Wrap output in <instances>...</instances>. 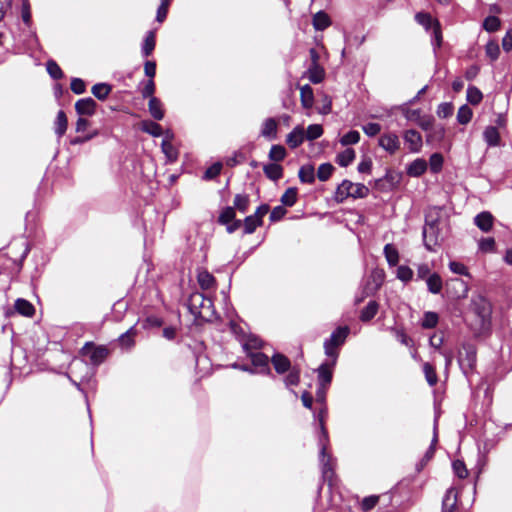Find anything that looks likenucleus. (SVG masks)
<instances>
[{"mask_svg": "<svg viewBox=\"0 0 512 512\" xmlns=\"http://www.w3.org/2000/svg\"><path fill=\"white\" fill-rule=\"evenodd\" d=\"M327 414L326 406H322L320 411L315 414V418L319 421V426L321 430V434L319 436V446H320V463L322 467V476L325 481L332 485L333 477H334V458L331 454L327 452V446L329 443L328 432L325 428V417Z\"/></svg>", "mask_w": 512, "mask_h": 512, "instance_id": "1", "label": "nucleus"}, {"mask_svg": "<svg viewBox=\"0 0 512 512\" xmlns=\"http://www.w3.org/2000/svg\"><path fill=\"white\" fill-rule=\"evenodd\" d=\"M187 307L195 318L205 321L212 320L215 314L212 300L200 292H194L190 295Z\"/></svg>", "mask_w": 512, "mask_h": 512, "instance_id": "2", "label": "nucleus"}, {"mask_svg": "<svg viewBox=\"0 0 512 512\" xmlns=\"http://www.w3.org/2000/svg\"><path fill=\"white\" fill-rule=\"evenodd\" d=\"M441 221L438 217V211H430L425 217V226L423 228L424 245L429 251H434L435 246L443 239L440 228Z\"/></svg>", "mask_w": 512, "mask_h": 512, "instance_id": "3", "label": "nucleus"}, {"mask_svg": "<svg viewBox=\"0 0 512 512\" xmlns=\"http://www.w3.org/2000/svg\"><path fill=\"white\" fill-rule=\"evenodd\" d=\"M369 195V188L361 183H353L350 180H343L338 185L334 200L337 203H343L347 198L362 199Z\"/></svg>", "mask_w": 512, "mask_h": 512, "instance_id": "4", "label": "nucleus"}, {"mask_svg": "<svg viewBox=\"0 0 512 512\" xmlns=\"http://www.w3.org/2000/svg\"><path fill=\"white\" fill-rule=\"evenodd\" d=\"M350 329L347 326L338 327L324 342V350L327 357L332 358V364H336L339 348L344 344Z\"/></svg>", "mask_w": 512, "mask_h": 512, "instance_id": "5", "label": "nucleus"}, {"mask_svg": "<svg viewBox=\"0 0 512 512\" xmlns=\"http://www.w3.org/2000/svg\"><path fill=\"white\" fill-rule=\"evenodd\" d=\"M415 18L426 30H431L432 44L435 47H440L442 42L440 24L427 13H418Z\"/></svg>", "mask_w": 512, "mask_h": 512, "instance_id": "6", "label": "nucleus"}, {"mask_svg": "<svg viewBox=\"0 0 512 512\" xmlns=\"http://www.w3.org/2000/svg\"><path fill=\"white\" fill-rule=\"evenodd\" d=\"M83 356H88L93 365L102 363L108 355V350L103 346L95 347L93 343H86L81 349Z\"/></svg>", "mask_w": 512, "mask_h": 512, "instance_id": "7", "label": "nucleus"}, {"mask_svg": "<svg viewBox=\"0 0 512 512\" xmlns=\"http://www.w3.org/2000/svg\"><path fill=\"white\" fill-rule=\"evenodd\" d=\"M247 356L250 358L255 373L271 374L269 367V358L262 352H248Z\"/></svg>", "mask_w": 512, "mask_h": 512, "instance_id": "8", "label": "nucleus"}, {"mask_svg": "<svg viewBox=\"0 0 512 512\" xmlns=\"http://www.w3.org/2000/svg\"><path fill=\"white\" fill-rule=\"evenodd\" d=\"M472 307L474 312L481 318L483 322L490 319L492 307L490 302L483 296L478 295L472 299Z\"/></svg>", "mask_w": 512, "mask_h": 512, "instance_id": "9", "label": "nucleus"}, {"mask_svg": "<svg viewBox=\"0 0 512 512\" xmlns=\"http://www.w3.org/2000/svg\"><path fill=\"white\" fill-rule=\"evenodd\" d=\"M378 144L390 154H394L400 148L399 137L395 133H384L379 137Z\"/></svg>", "mask_w": 512, "mask_h": 512, "instance_id": "10", "label": "nucleus"}, {"mask_svg": "<svg viewBox=\"0 0 512 512\" xmlns=\"http://www.w3.org/2000/svg\"><path fill=\"white\" fill-rule=\"evenodd\" d=\"M334 366L335 364H332V358L319 366L317 369L319 387H329L332 381Z\"/></svg>", "mask_w": 512, "mask_h": 512, "instance_id": "11", "label": "nucleus"}, {"mask_svg": "<svg viewBox=\"0 0 512 512\" xmlns=\"http://www.w3.org/2000/svg\"><path fill=\"white\" fill-rule=\"evenodd\" d=\"M476 364V352L472 347L465 349V354H460L459 365L465 375L473 371Z\"/></svg>", "mask_w": 512, "mask_h": 512, "instance_id": "12", "label": "nucleus"}, {"mask_svg": "<svg viewBox=\"0 0 512 512\" xmlns=\"http://www.w3.org/2000/svg\"><path fill=\"white\" fill-rule=\"evenodd\" d=\"M403 138H404L405 143L408 145L410 152H412V153L420 152V150L422 148L423 141H422V136L418 131H416L414 129H409L404 132Z\"/></svg>", "mask_w": 512, "mask_h": 512, "instance_id": "13", "label": "nucleus"}, {"mask_svg": "<svg viewBox=\"0 0 512 512\" xmlns=\"http://www.w3.org/2000/svg\"><path fill=\"white\" fill-rule=\"evenodd\" d=\"M96 102L93 98L87 97L79 99L75 103V110L80 116H92L96 110Z\"/></svg>", "mask_w": 512, "mask_h": 512, "instance_id": "14", "label": "nucleus"}, {"mask_svg": "<svg viewBox=\"0 0 512 512\" xmlns=\"http://www.w3.org/2000/svg\"><path fill=\"white\" fill-rule=\"evenodd\" d=\"M305 140V130L300 125L296 126L286 137V143L291 149L299 147Z\"/></svg>", "mask_w": 512, "mask_h": 512, "instance_id": "15", "label": "nucleus"}, {"mask_svg": "<svg viewBox=\"0 0 512 512\" xmlns=\"http://www.w3.org/2000/svg\"><path fill=\"white\" fill-rule=\"evenodd\" d=\"M494 217L488 211H483L474 217V224L482 231L489 232L493 227Z\"/></svg>", "mask_w": 512, "mask_h": 512, "instance_id": "16", "label": "nucleus"}, {"mask_svg": "<svg viewBox=\"0 0 512 512\" xmlns=\"http://www.w3.org/2000/svg\"><path fill=\"white\" fill-rule=\"evenodd\" d=\"M458 502V493L454 488H449L442 501V512H454Z\"/></svg>", "mask_w": 512, "mask_h": 512, "instance_id": "17", "label": "nucleus"}, {"mask_svg": "<svg viewBox=\"0 0 512 512\" xmlns=\"http://www.w3.org/2000/svg\"><path fill=\"white\" fill-rule=\"evenodd\" d=\"M271 362L277 373L283 374L291 369L290 360L283 354L276 353L272 356Z\"/></svg>", "mask_w": 512, "mask_h": 512, "instance_id": "18", "label": "nucleus"}, {"mask_svg": "<svg viewBox=\"0 0 512 512\" xmlns=\"http://www.w3.org/2000/svg\"><path fill=\"white\" fill-rule=\"evenodd\" d=\"M277 122L274 118H267L261 126L260 134L267 139H275L277 136Z\"/></svg>", "mask_w": 512, "mask_h": 512, "instance_id": "19", "label": "nucleus"}, {"mask_svg": "<svg viewBox=\"0 0 512 512\" xmlns=\"http://www.w3.org/2000/svg\"><path fill=\"white\" fill-rule=\"evenodd\" d=\"M427 169V162L422 158H417L407 167V174L412 177H419Z\"/></svg>", "mask_w": 512, "mask_h": 512, "instance_id": "20", "label": "nucleus"}, {"mask_svg": "<svg viewBox=\"0 0 512 512\" xmlns=\"http://www.w3.org/2000/svg\"><path fill=\"white\" fill-rule=\"evenodd\" d=\"M67 126V116L63 110H59L54 122V131L58 138H61L65 134Z\"/></svg>", "mask_w": 512, "mask_h": 512, "instance_id": "21", "label": "nucleus"}, {"mask_svg": "<svg viewBox=\"0 0 512 512\" xmlns=\"http://www.w3.org/2000/svg\"><path fill=\"white\" fill-rule=\"evenodd\" d=\"M312 24L315 30L323 31L331 25V20L327 13L319 11L313 16Z\"/></svg>", "mask_w": 512, "mask_h": 512, "instance_id": "22", "label": "nucleus"}, {"mask_svg": "<svg viewBox=\"0 0 512 512\" xmlns=\"http://www.w3.org/2000/svg\"><path fill=\"white\" fill-rule=\"evenodd\" d=\"M241 345L243 350L246 352H255L254 350L260 349L262 346V341L257 336L250 335L247 337H243L241 340Z\"/></svg>", "mask_w": 512, "mask_h": 512, "instance_id": "23", "label": "nucleus"}, {"mask_svg": "<svg viewBox=\"0 0 512 512\" xmlns=\"http://www.w3.org/2000/svg\"><path fill=\"white\" fill-rule=\"evenodd\" d=\"M378 309H379V304L376 301H374V300L369 301L368 304L361 310L360 320L362 322L370 321L371 319H373L376 316Z\"/></svg>", "mask_w": 512, "mask_h": 512, "instance_id": "24", "label": "nucleus"}, {"mask_svg": "<svg viewBox=\"0 0 512 512\" xmlns=\"http://www.w3.org/2000/svg\"><path fill=\"white\" fill-rule=\"evenodd\" d=\"M148 109L155 120H162L164 118L162 103L157 97H151L148 103Z\"/></svg>", "mask_w": 512, "mask_h": 512, "instance_id": "25", "label": "nucleus"}, {"mask_svg": "<svg viewBox=\"0 0 512 512\" xmlns=\"http://www.w3.org/2000/svg\"><path fill=\"white\" fill-rule=\"evenodd\" d=\"M325 71L323 67L320 66V64L310 65L307 70V77L308 79L314 83L318 84L321 83L324 79Z\"/></svg>", "mask_w": 512, "mask_h": 512, "instance_id": "26", "label": "nucleus"}, {"mask_svg": "<svg viewBox=\"0 0 512 512\" xmlns=\"http://www.w3.org/2000/svg\"><path fill=\"white\" fill-rule=\"evenodd\" d=\"M264 174L267 178L273 181H277L283 176V169L279 164L270 163L263 167Z\"/></svg>", "mask_w": 512, "mask_h": 512, "instance_id": "27", "label": "nucleus"}, {"mask_svg": "<svg viewBox=\"0 0 512 512\" xmlns=\"http://www.w3.org/2000/svg\"><path fill=\"white\" fill-rule=\"evenodd\" d=\"M445 128L442 125H434L430 131L427 132L426 141L427 143L440 142L445 137Z\"/></svg>", "mask_w": 512, "mask_h": 512, "instance_id": "28", "label": "nucleus"}, {"mask_svg": "<svg viewBox=\"0 0 512 512\" xmlns=\"http://www.w3.org/2000/svg\"><path fill=\"white\" fill-rule=\"evenodd\" d=\"M140 126L142 131L150 134L151 136L159 137L163 134L162 127L151 120L142 121Z\"/></svg>", "mask_w": 512, "mask_h": 512, "instance_id": "29", "label": "nucleus"}, {"mask_svg": "<svg viewBox=\"0 0 512 512\" xmlns=\"http://www.w3.org/2000/svg\"><path fill=\"white\" fill-rule=\"evenodd\" d=\"M301 103L304 108H311L314 102L313 89L309 85L300 88Z\"/></svg>", "mask_w": 512, "mask_h": 512, "instance_id": "30", "label": "nucleus"}, {"mask_svg": "<svg viewBox=\"0 0 512 512\" xmlns=\"http://www.w3.org/2000/svg\"><path fill=\"white\" fill-rule=\"evenodd\" d=\"M15 309L19 314L27 317L32 316L35 312L34 306L29 301L21 298L16 300Z\"/></svg>", "mask_w": 512, "mask_h": 512, "instance_id": "31", "label": "nucleus"}, {"mask_svg": "<svg viewBox=\"0 0 512 512\" xmlns=\"http://www.w3.org/2000/svg\"><path fill=\"white\" fill-rule=\"evenodd\" d=\"M298 176L301 182L311 184L315 181V170L312 165H304L299 169Z\"/></svg>", "mask_w": 512, "mask_h": 512, "instance_id": "32", "label": "nucleus"}, {"mask_svg": "<svg viewBox=\"0 0 512 512\" xmlns=\"http://www.w3.org/2000/svg\"><path fill=\"white\" fill-rule=\"evenodd\" d=\"M112 87L107 83H97L95 84L91 92L92 94L99 100H105L110 94Z\"/></svg>", "mask_w": 512, "mask_h": 512, "instance_id": "33", "label": "nucleus"}, {"mask_svg": "<svg viewBox=\"0 0 512 512\" xmlns=\"http://www.w3.org/2000/svg\"><path fill=\"white\" fill-rule=\"evenodd\" d=\"M426 284L429 292L433 294H438L442 290V279L437 273L431 274L427 280Z\"/></svg>", "mask_w": 512, "mask_h": 512, "instance_id": "34", "label": "nucleus"}, {"mask_svg": "<svg viewBox=\"0 0 512 512\" xmlns=\"http://www.w3.org/2000/svg\"><path fill=\"white\" fill-rule=\"evenodd\" d=\"M484 139L489 146H497L500 141V135L496 127L488 126L484 131Z\"/></svg>", "mask_w": 512, "mask_h": 512, "instance_id": "35", "label": "nucleus"}, {"mask_svg": "<svg viewBox=\"0 0 512 512\" xmlns=\"http://www.w3.org/2000/svg\"><path fill=\"white\" fill-rule=\"evenodd\" d=\"M355 159V151L352 148H347L337 155V162L342 167H347Z\"/></svg>", "mask_w": 512, "mask_h": 512, "instance_id": "36", "label": "nucleus"}, {"mask_svg": "<svg viewBox=\"0 0 512 512\" xmlns=\"http://www.w3.org/2000/svg\"><path fill=\"white\" fill-rule=\"evenodd\" d=\"M161 148L162 152L165 154V156L170 162L176 161L178 157V152L170 140L163 139Z\"/></svg>", "mask_w": 512, "mask_h": 512, "instance_id": "37", "label": "nucleus"}, {"mask_svg": "<svg viewBox=\"0 0 512 512\" xmlns=\"http://www.w3.org/2000/svg\"><path fill=\"white\" fill-rule=\"evenodd\" d=\"M384 255L390 266L397 265L399 261V253L392 244H386L384 247Z\"/></svg>", "mask_w": 512, "mask_h": 512, "instance_id": "38", "label": "nucleus"}, {"mask_svg": "<svg viewBox=\"0 0 512 512\" xmlns=\"http://www.w3.org/2000/svg\"><path fill=\"white\" fill-rule=\"evenodd\" d=\"M242 223L244 226V233L251 234L257 227L262 225V220H258L257 217L252 214L247 216Z\"/></svg>", "mask_w": 512, "mask_h": 512, "instance_id": "39", "label": "nucleus"}, {"mask_svg": "<svg viewBox=\"0 0 512 512\" xmlns=\"http://www.w3.org/2000/svg\"><path fill=\"white\" fill-rule=\"evenodd\" d=\"M250 203L249 196L246 194H237L234 198V209H237L238 211L245 213L248 210Z\"/></svg>", "mask_w": 512, "mask_h": 512, "instance_id": "40", "label": "nucleus"}, {"mask_svg": "<svg viewBox=\"0 0 512 512\" xmlns=\"http://www.w3.org/2000/svg\"><path fill=\"white\" fill-rule=\"evenodd\" d=\"M155 48V35L154 32L150 31L148 32L144 43L142 45V53L145 57H148L152 54L153 50Z\"/></svg>", "mask_w": 512, "mask_h": 512, "instance_id": "41", "label": "nucleus"}, {"mask_svg": "<svg viewBox=\"0 0 512 512\" xmlns=\"http://www.w3.org/2000/svg\"><path fill=\"white\" fill-rule=\"evenodd\" d=\"M214 277L207 271H202L198 274V283L204 290L210 289L214 285Z\"/></svg>", "mask_w": 512, "mask_h": 512, "instance_id": "42", "label": "nucleus"}, {"mask_svg": "<svg viewBox=\"0 0 512 512\" xmlns=\"http://www.w3.org/2000/svg\"><path fill=\"white\" fill-rule=\"evenodd\" d=\"M423 372H424L426 381L428 382V384L430 386H434L437 384L438 377H437L435 368L431 364H429L427 362L424 363L423 364Z\"/></svg>", "mask_w": 512, "mask_h": 512, "instance_id": "43", "label": "nucleus"}, {"mask_svg": "<svg viewBox=\"0 0 512 512\" xmlns=\"http://www.w3.org/2000/svg\"><path fill=\"white\" fill-rule=\"evenodd\" d=\"M334 171V167L330 163H323L318 167L317 177L320 181H327Z\"/></svg>", "mask_w": 512, "mask_h": 512, "instance_id": "44", "label": "nucleus"}, {"mask_svg": "<svg viewBox=\"0 0 512 512\" xmlns=\"http://www.w3.org/2000/svg\"><path fill=\"white\" fill-rule=\"evenodd\" d=\"M323 134V128L319 124H311L307 127V131L305 132V137L309 141L316 140L320 138Z\"/></svg>", "mask_w": 512, "mask_h": 512, "instance_id": "45", "label": "nucleus"}, {"mask_svg": "<svg viewBox=\"0 0 512 512\" xmlns=\"http://www.w3.org/2000/svg\"><path fill=\"white\" fill-rule=\"evenodd\" d=\"M297 200V189L288 188L285 193L281 196V202L283 205L291 207L296 203Z\"/></svg>", "mask_w": 512, "mask_h": 512, "instance_id": "46", "label": "nucleus"}, {"mask_svg": "<svg viewBox=\"0 0 512 512\" xmlns=\"http://www.w3.org/2000/svg\"><path fill=\"white\" fill-rule=\"evenodd\" d=\"M437 440H438V438H437V424L435 423L434 424V435H433L432 443H431L430 447L428 448V450L426 451L423 459L421 460V463H420L421 467H423L434 456L435 444L437 443Z\"/></svg>", "mask_w": 512, "mask_h": 512, "instance_id": "47", "label": "nucleus"}, {"mask_svg": "<svg viewBox=\"0 0 512 512\" xmlns=\"http://www.w3.org/2000/svg\"><path fill=\"white\" fill-rule=\"evenodd\" d=\"M472 115H473V113H472L471 108L467 105H463L458 110L457 121L460 124L465 125L470 122Z\"/></svg>", "mask_w": 512, "mask_h": 512, "instance_id": "48", "label": "nucleus"}, {"mask_svg": "<svg viewBox=\"0 0 512 512\" xmlns=\"http://www.w3.org/2000/svg\"><path fill=\"white\" fill-rule=\"evenodd\" d=\"M286 157V150L282 145H273L269 151V158L272 161L279 162Z\"/></svg>", "mask_w": 512, "mask_h": 512, "instance_id": "49", "label": "nucleus"}, {"mask_svg": "<svg viewBox=\"0 0 512 512\" xmlns=\"http://www.w3.org/2000/svg\"><path fill=\"white\" fill-rule=\"evenodd\" d=\"M478 247L479 250L483 253H491L495 251L496 243L492 237L482 238L478 242Z\"/></svg>", "mask_w": 512, "mask_h": 512, "instance_id": "50", "label": "nucleus"}, {"mask_svg": "<svg viewBox=\"0 0 512 512\" xmlns=\"http://www.w3.org/2000/svg\"><path fill=\"white\" fill-rule=\"evenodd\" d=\"M236 213L233 207L224 208L218 218V222L220 224H229L235 219Z\"/></svg>", "mask_w": 512, "mask_h": 512, "instance_id": "51", "label": "nucleus"}, {"mask_svg": "<svg viewBox=\"0 0 512 512\" xmlns=\"http://www.w3.org/2000/svg\"><path fill=\"white\" fill-rule=\"evenodd\" d=\"M360 140V134L356 130H351L345 135H343L340 139V143L343 146L357 144Z\"/></svg>", "mask_w": 512, "mask_h": 512, "instance_id": "52", "label": "nucleus"}, {"mask_svg": "<svg viewBox=\"0 0 512 512\" xmlns=\"http://www.w3.org/2000/svg\"><path fill=\"white\" fill-rule=\"evenodd\" d=\"M483 98V95L481 93V91L474 87V86H469L468 89H467V100L473 104V105H477L481 102Z\"/></svg>", "mask_w": 512, "mask_h": 512, "instance_id": "53", "label": "nucleus"}, {"mask_svg": "<svg viewBox=\"0 0 512 512\" xmlns=\"http://www.w3.org/2000/svg\"><path fill=\"white\" fill-rule=\"evenodd\" d=\"M443 156L440 153H434L430 156L429 165L433 173H438L443 166Z\"/></svg>", "mask_w": 512, "mask_h": 512, "instance_id": "54", "label": "nucleus"}, {"mask_svg": "<svg viewBox=\"0 0 512 512\" xmlns=\"http://www.w3.org/2000/svg\"><path fill=\"white\" fill-rule=\"evenodd\" d=\"M485 52H486V55L492 60V61H495L498 59L499 57V54H500V48H499V45L496 41H489L487 44H486V47H485Z\"/></svg>", "mask_w": 512, "mask_h": 512, "instance_id": "55", "label": "nucleus"}, {"mask_svg": "<svg viewBox=\"0 0 512 512\" xmlns=\"http://www.w3.org/2000/svg\"><path fill=\"white\" fill-rule=\"evenodd\" d=\"M438 323V315L435 312H426L422 320V327L426 329L434 328Z\"/></svg>", "mask_w": 512, "mask_h": 512, "instance_id": "56", "label": "nucleus"}, {"mask_svg": "<svg viewBox=\"0 0 512 512\" xmlns=\"http://www.w3.org/2000/svg\"><path fill=\"white\" fill-rule=\"evenodd\" d=\"M500 27V20L496 16H488L483 22V28L488 32L497 31Z\"/></svg>", "mask_w": 512, "mask_h": 512, "instance_id": "57", "label": "nucleus"}, {"mask_svg": "<svg viewBox=\"0 0 512 512\" xmlns=\"http://www.w3.org/2000/svg\"><path fill=\"white\" fill-rule=\"evenodd\" d=\"M47 72L53 79H60L63 77V72L55 61L47 62Z\"/></svg>", "mask_w": 512, "mask_h": 512, "instance_id": "58", "label": "nucleus"}, {"mask_svg": "<svg viewBox=\"0 0 512 512\" xmlns=\"http://www.w3.org/2000/svg\"><path fill=\"white\" fill-rule=\"evenodd\" d=\"M413 277V271L410 267L401 265L397 269V278L403 282H408Z\"/></svg>", "mask_w": 512, "mask_h": 512, "instance_id": "59", "label": "nucleus"}, {"mask_svg": "<svg viewBox=\"0 0 512 512\" xmlns=\"http://www.w3.org/2000/svg\"><path fill=\"white\" fill-rule=\"evenodd\" d=\"M453 110L454 108L451 103L444 102L438 106L437 115L438 117L445 119L453 114Z\"/></svg>", "mask_w": 512, "mask_h": 512, "instance_id": "60", "label": "nucleus"}, {"mask_svg": "<svg viewBox=\"0 0 512 512\" xmlns=\"http://www.w3.org/2000/svg\"><path fill=\"white\" fill-rule=\"evenodd\" d=\"M299 380L300 372L294 367L289 370L288 375L285 377V384L286 386H295L299 383Z\"/></svg>", "mask_w": 512, "mask_h": 512, "instance_id": "61", "label": "nucleus"}, {"mask_svg": "<svg viewBox=\"0 0 512 512\" xmlns=\"http://www.w3.org/2000/svg\"><path fill=\"white\" fill-rule=\"evenodd\" d=\"M222 170V164L217 162L210 166L204 173L203 178L205 180H211L218 176Z\"/></svg>", "mask_w": 512, "mask_h": 512, "instance_id": "62", "label": "nucleus"}, {"mask_svg": "<svg viewBox=\"0 0 512 512\" xmlns=\"http://www.w3.org/2000/svg\"><path fill=\"white\" fill-rule=\"evenodd\" d=\"M170 2H171V0H161V4L158 7L157 16H156V20L158 22H163L164 19L166 18Z\"/></svg>", "mask_w": 512, "mask_h": 512, "instance_id": "63", "label": "nucleus"}, {"mask_svg": "<svg viewBox=\"0 0 512 512\" xmlns=\"http://www.w3.org/2000/svg\"><path fill=\"white\" fill-rule=\"evenodd\" d=\"M71 90L75 93V94H83L86 90V84L85 82L80 79V78H73L71 80Z\"/></svg>", "mask_w": 512, "mask_h": 512, "instance_id": "64", "label": "nucleus"}]
</instances>
